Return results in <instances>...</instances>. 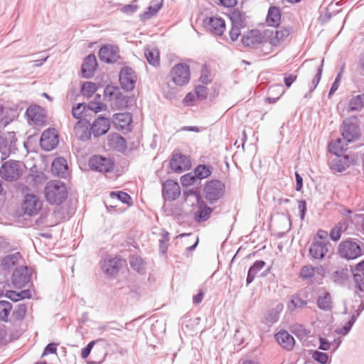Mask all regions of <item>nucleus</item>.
<instances>
[{
    "instance_id": "ddd939ff",
    "label": "nucleus",
    "mask_w": 364,
    "mask_h": 364,
    "mask_svg": "<svg viewBox=\"0 0 364 364\" xmlns=\"http://www.w3.org/2000/svg\"><path fill=\"white\" fill-rule=\"evenodd\" d=\"M31 269L26 266L16 267L11 276V282L14 287L22 288L30 282Z\"/></svg>"
},
{
    "instance_id": "13d9d810",
    "label": "nucleus",
    "mask_w": 364,
    "mask_h": 364,
    "mask_svg": "<svg viewBox=\"0 0 364 364\" xmlns=\"http://www.w3.org/2000/svg\"><path fill=\"white\" fill-rule=\"evenodd\" d=\"M312 358L320 364H326L328 360V354L319 350H314L312 353Z\"/></svg>"
},
{
    "instance_id": "680f3d73",
    "label": "nucleus",
    "mask_w": 364,
    "mask_h": 364,
    "mask_svg": "<svg viewBox=\"0 0 364 364\" xmlns=\"http://www.w3.org/2000/svg\"><path fill=\"white\" fill-rule=\"evenodd\" d=\"M183 196L186 199H187L190 196H193L196 198V200L197 203L201 202L202 203V197L200 196V192L196 189H188L183 191Z\"/></svg>"
},
{
    "instance_id": "0eeeda50",
    "label": "nucleus",
    "mask_w": 364,
    "mask_h": 364,
    "mask_svg": "<svg viewBox=\"0 0 364 364\" xmlns=\"http://www.w3.org/2000/svg\"><path fill=\"white\" fill-rule=\"evenodd\" d=\"M341 134L343 139L348 143L354 142L360 139L361 136L360 129L355 117L343 120L341 127Z\"/></svg>"
},
{
    "instance_id": "3c124183",
    "label": "nucleus",
    "mask_w": 364,
    "mask_h": 364,
    "mask_svg": "<svg viewBox=\"0 0 364 364\" xmlns=\"http://www.w3.org/2000/svg\"><path fill=\"white\" fill-rule=\"evenodd\" d=\"M163 6V1H161L160 3L154 5L149 6L147 7V10L141 14V18L144 19H149L154 15L156 14L158 11L161 9Z\"/></svg>"
},
{
    "instance_id": "c03bdc74",
    "label": "nucleus",
    "mask_w": 364,
    "mask_h": 364,
    "mask_svg": "<svg viewBox=\"0 0 364 364\" xmlns=\"http://www.w3.org/2000/svg\"><path fill=\"white\" fill-rule=\"evenodd\" d=\"M110 196L117 198L119 201L127 205H131L132 203V197L127 193L122 191H112Z\"/></svg>"
},
{
    "instance_id": "774afa93",
    "label": "nucleus",
    "mask_w": 364,
    "mask_h": 364,
    "mask_svg": "<svg viewBox=\"0 0 364 364\" xmlns=\"http://www.w3.org/2000/svg\"><path fill=\"white\" fill-rule=\"evenodd\" d=\"M297 75L293 73L284 74V82L287 87H290L291 85L296 81Z\"/></svg>"
},
{
    "instance_id": "f03ea898",
    "label": "nucleus",
    "mask_w": 364,
    "mask_h": 364,
    "mask_svg": "<svg viewBox=\"0 0 364 364\" xmlns=\"http://www.w3.org/2000/svg\"><path fill=\"white\" fill-rule=\"evenodd\" d=\"M363 242L356 238H347L339 243L338 254L341 258L348 260L355 259L363 254Z\"/></svg>"
},
{
    "instance_id": "393cba45",
    "label": "nucleus",
    "mask_w": 364,
    "mask_h": 364,
    "mask_svg": "<svg viewBox=\"0 0 364 364\" xmlns=\"http://www.w3.org/2000/svg\"><path fill=\"white\" fill-rule=\"evenodd\" d=\"M198 204V210L196 211L194 214V220L197 223H201L205 222L208 220L211 213L213 211V209L212 208L208 207L203 200H202L201 202L197 203Z\"/></svg>"
},
{
    "instance_id": "0e129e2a",
    "label": "nucleus",
    "mask_w": 364,
    "mask_h": 364,
    "mask_svg": "<svg viewBox=\"0 0 364 364\" xmlns=\"http://www.w3.org/2000/svg\"><path fill=\"white\" fill-rule=\"evenodd\" d=\"M341 73H342V71L339 72L337 74V75H336V78L334 80V82L331 85V87L330 90H329L328 94V98H331V97L338 90V88L339 87V83H340V81H341Z\"/></svg>"
},
{
    "instance_id": "e433bc0d",
    "label": "nucleus",
    "mask_w": 364,
    "mask_h": 364,
    "mask_svg": "<svg viewBox=\"0 0 364 364\" xmlns=\"http://www.w3.org/2000/svg\"><path fill=\"white\" fill-rule=\"evenodd\" d=\"M144 55L148 61V63L156 67L159 65V52L156 48H147L144 51Z\"/></svg>"
},
{
    "instance_id": "603ef678",
    "label": "nucleus",
    "mask_w": 364,
    "mask_h": 364,
    "mask_svg": "<svg viewBox=\"0 0 364 364\" xmlns=\"http://www.w3.org/2000/svg\"><path fill=\"white\" fill-rule=\"evenodd\" d=\"M198 181L193 171L188 173L181 177V183L183 186L188 187Z\"/></svg>"
},
{
    "instance_id": "2f4dec72",
    "label": "nucleus",
    "mask_w": 364,
    "mask_h": 364,
    "mask_svg": "<svg viewBox=\"0 0 364 364\" xmlns=\"http://www.w3.org/2000/svg\"><path fill=\"white\" fill-rule=\"evenodd\" d=\"M113 117L115 124L122 129L129 126L132 122V114L129 112L116 113Z\"/></svg>"
},
{
    "instance_id": "338daca9",
    "label": "nucleus",
    "mask_w": 364,
    "mask_h": 364,
    "mask_svg": "<svg viewBox=\"0 0 364 364\" xmlns=\"http://www.w3.org/2000/svg\"><path fill=\"white\" fill-rule=\"evenodd\" d=\"M242 28V27L232 25L231 29L229 31V35L231 41H235L238 38L239 36L241 33L240 31Z\"/></svg>"
},
{
    "instance_id": "f704fd0d",
    "label": "nucleus",
    "mask_w": 364,
    "mask_h": 364,
    "mask_svg": "<svg viewBox=\"0 0 364 364\" xmlns=\"http://www.w3.org/2000/svg\"><path fill=\"white\" fill-rule=\"evenodd\" d=\"M213 171V167L210 165L200 164L197 166L193 172L198 180L206 178L210 176Z\"/></svg>"
},
{
    "instance_id": "39448f33",
    "label": "nucleus",
    "mask_w": 364,
    "mask_h": 364,
    "mask_svg": "<svg viewBox=\"0 0 364 364\" xmlns=\"http://www.w3.org/2000/svg\"><path fill=\"white\" fill-rule=\"evenodd\" d=\"M204 197L210 204L218 201L225 193L224 183L218 179L208 181L203 188Z\"/></svg>"
},
{
    "instance_id": "a878e982",
    "label": "nucleus",
    "mask_w": 364,
    "mask_h": 364,
    "mask_svg": "<svg viewBox=\"0 0 364 364\" xmlns=\"http://www.w3.org/2000/svg\"><path fill=\"white\" fill-rule=\"evenodd\" d=\"M121 262V259L118 257L105 259L102 264V269L107 276H113L117 273Z\"/></svg>"
},
{
    "instance_id": "6ab92c4d",
    "label": "nucleus",
    "mask_w": 364,
    "mask_h": 364,
    "mask_svg": "<svg viewBox=\"0 0 364 364\" xmlns=\"http://www.w3.org/2000/svg\"><path fill=\"white\" fill-rule=\"evenodd\" d=\"M353 275V269L348 267H341L334 272L331 275V279L333 283L340 287H346L349 282L351 275Z\"/></svg>"
},
{
    "instance_id": "c756f323",
    "label": "nucleus",
    "mask_w": 364,
    "mask_h": 364,
    "mask_svg": "<svg viewBox=\"0 0 364 364\" xmlns=\"http://www.w3.org/2000/svg\"><path fill=\"white\" fill-rule=\"evenodd\" d=\"M21 258V255L18 252L7 255L3 257L1 260V266L4 269L9 270L16 266L18 264V260Z\"/></svg>"
},
{
    "instance_id": "58836bf2",
    "label": "nucleus",
    "mask_w": 364,
    "mask_h": 364,
    "mask_svg": "<svg viewBox=\"0 0 364 364\" xmlns=\"http://www.w3.org/2000/svg\"><path fill=\"white\" fill-rule=\"evenodd\" d=\"M255 31L252 30L242 37L241 41L245 47L252 48L259 43L258 37L255 35Z\"/></svg>"
},
{
    "instance_id": "37998d69",
    "label": "nucleus",
    "mask_w": 364,
    "mask_h": 364,
    "mask_svg": "<svg viewBox=\"0 0 364 364\" xmlns=\"http://www.w3.org/2000/svg\"><path fill=\"white\" fill-rule=\"evenodd\" d=\"M130 266L133 270L142 274L145 272L144 260L140 257H132L130 259Z\"/></svg>"
},
{
    "instance_id": "9b49d317",
    "label": "nucleus",
    "mask_w": 364,
    "mask_h": 364,
    "mask_svg": "<svg viewBox=\"0 0 364 364\" xmlns=\"http://www.w3.org/2000/svg\"><path fill=\"white\" fill-rule=\"evenodd\" d=\"M89 166L92 171L100 173H109L114 168V162L109 158L100 155H94L89 159Z\"/></svg>"
},
{
    "instance_id": "7c9ffc66",
    "label": "nucleus",
    "mask_w": 364,
    "mask_h": 364,
    "mask_svg": "<svg viewBox=\"0 0 364 364\" xmlns=\"http://www.w3.org/2000/svg\"><path fill=\"white\" fill-rule=\"evenodd\" d=\"M265 264L266 262L263 260H257L252 264L247 272L246 279L247 285H249L254 281L257 273L265 266Z\"/></svg>"
},
{
    "instance_id": "b1692460",
    "label": "nucleus",
    "mask_w": 364,
    "mask_h": 364,
    "mask_svg": "<svg viewBox=\"0 0 364 364\" xmlns=\"http://www.w3.org/2000/svg\"><path fill=\"white\" fill-rule=\"evenodd\" d=\"M90 126L87 120H79L75 125L76 136L82 141L90 139L92 134Z\"/></svg>"
},
{
    "instance_id": "f257e3e1",
    "label": "nucleus",
    "mask_w": 364,
    "mask_h": 364,
    "mask_svg": "<svg viewBox=\"0 0 364 364\" xmlns=\"http://www.w3.org/2000/svg\"><path fill=\"white\" fill-rule=\"evenodd\" d=\"M46 200L51 205H60L68 198L67 188L60 181H53L47 183L44 189Z\"/></svg>"
},
{
    "instance_id": "5fc2aeb1",
    "label": "nucleus",
    "mask_w": 364,
    "mask_h": 364,
    "mask_svg": "<svg viewBox=\"0 0 364 364\" xmlns=\"http://www.w3.org/2000/svg\"><path fill=\"white\" fill-rule=\"evenodd\" d=\"M105 108V105L96 101H90L88 104H86L87 112L89 111L93 112L94 113H98Z\"/></svg>"
},
{
    "instance_id": "052dcab7",
    "label": "nucleus",
    "mask_w": 364,
    "mask_h": 364,
    "mask_svg": "<svg viewBox=\"0 0 364 364\" xmlns=\"http://www.w3.org/2000/svg\"><path fill=\"white\" fill-rule=\"evenodd\" d=\"M195 94L198 100H205L208 95V88L204 85H198L195 87Z\"/></svg>"
},
{
    "instance_id": "9d476101",
    "label": "nucleus",
    "mask_w": 364,
    "mask_h": 364,
    "mask_svg": "<svg viewBox=\"0 0 364 364\" xmlns=\"http://www.w3.org/2000/svg\"><path fill=\"white\" fill-rule=\"evenodd\" d=\"M119 80L122 88L124 91H132L137 80L136 73L132 68L124 66L119 72Z\"/></svg>"
},
{
    "instance_id": "49530a36",
    "label": "nucleus",
    "mask_w": 364,
    "mask_h": 364,
    "mask_svg": "<svg viewBox=\"0 0 364 364\" xmlns=\"http://www.w3.org/2000/svg\"><path fill=\"white\" fill-rule=\"evenodd\" d=\"M324 64V59H322L321 62V65L316 70V74L315 75L314 77L312 79L311 83L309 85V92H312L314 91V90L316 88L317 85H318L321 75L323 72V68Z\"/></svg>"
},
{
    "instance_id": "e2e57ef3",
    "label": "nucleus",
    "mask_w": 364,
    "mask_h": 364,
    "mask_svg": "<svg viewBox=\"0 0 364 364\" xmlns=\"http://www.w3.org/2000/svg\"><path fill=\"white\" fill-rule=\"evenodd\" d=\"M99 341H100V339L95 340V341H92L89 342L87 343V345L85 348H83L82 349V351H81V357H82V358L85 359V358H87L90 355V354L91 351H92V349L93 348L94 346Z\"/></svg>"
},
{
    "instance_id": "4d7b16f0",
    "label": "nucleus",
    "mask_w": 364,
    "mask_h": 364,
    "mask_svg": "<svg viewBox=\"0 0 364 364\" xmlns=\"http://www.w3.org/2000/svg\"><path fill=\"white\" fill-rule=\"evenodd\" d=\"M27 307L26 304H20L13 311V316L17 320H23L26 314Z\"/></svg>"
},
{
    "instance_id": "c85d7f7f",
    "label": "nucleus",
    "mask_w": 364,
    "mask_h": 364,
    "mask_svg": "<svg viewBox=\"0 0 364 364\" xmlns=\"http://www.w3.org/2000/svg\"><path fill=\"white\" fill-rule=\"evenodd\" d=\"M68 168L66 161L61 158L55 159L51 164L52 172L61 178L65 176Z\"/></svg>"
},
{
    "instance_id": "ea45409f",
    "label": "nucleus",
    "mask_w": 364,
    "mask_h": 364,
    "mask_svg": "<svg viewBox=\"0 0 364 364\" xmlns=\"http://www.w3.org/2000/svg\"><path fill=\"white\" fill-rule=\"evenodd\" d=\"M353 280L355 282V294L360 298H364V281L361 279L359 273H353Z\"/></svg>"
},
{
    "instance_id": "7ed1b4c3",
    "label": "nucleus",
    "mask_w": 364,
    "mask_h": 364,
    "mask_svg": "<svg viewBox=\"0 0 364 364\" xmlns=\"http://www.w3.org/2000/svg\"><path fill=\"white\" fill-rule=\"evenodd\" d=\"M341 140L338 139L336 143H331L328 145L329 151L336 156L330 161V168L333 172L342 173L350 166L348 156H342L344 149L339 146Z\"/></svg>"
},
{
    "instance_id": "8fccbe9b",
    "label": "nucleus",
    "mask_w": 364,
    "mask_h": 364,
    "mask_svg": "<svg viewBox=\"0 0 364 364\" xmlns=\"http://www.w3.org/2000/svg\"><path fill=\"white\" fill-rule=\"evenodd\" d=\"M356 320L355 317L351 316L350 319L341 328L336 330V332L338 334L346 336L350 331Z\"/></svg>"
},
{
    "instance_id": "4c0bfd02",
    "label": "nucleus",
    "mask_w": 364,
    "mask_h": 364,
    "mask_svg": "<svg viewBox=\"0 0 364 364\" xmlns=\"http://www.w3.org/2000/svg\"><path fill=\"white\" fill-rule=\"evenodd\" d=\"M364 106V94L358 95L352 97L348 102L350 111H360Z\"/></svg>"
},
{
    "instance_id": "412c9836",
    "label": "nucleus",
    "mask_w": 364,
    "mask_h": 364,
    "mask_svg": "<svg viewBox=\"0 0 364 364\" xmlns=\"http://www.w3.org/2000/svg\"><path fill=\"white\" fill-rule=\"evenodd\" d=\"M90 125V129L92 130V134L94 136L97 137L105 134L109 131L110 122L107 117H99Z\"/></svg>"
},
{
    "instance_id": "dca6fc26",
    "label": "nucleus",
    "mask_w": 364,
    "mask_h": 364,
    "mask_svg": "<svg viewBox=\"0 0 364 364\" xmlns=\"http://www.w3.org/2000/svg\"><path fill=\"white\" fill-rule=\"evenodd\" d=\"M181 194V188L178 182L166 180L162 185V196L165 200L173 201Z\"/></svg>"
},
{
    "instance_id": "6e6552de",
    "label": "nucleus",
    "mask_w": 364,
    "mask_h": 364,
    "mask_svg": "<svg viewBox=\"0 0 364 364\" xmlns=\"http://www.w3.org/2000/svg\"><path fill=\"white\" fill-rule=\"evenodd\" d=\"M104 95L109 100H114L119 109L127 108L132 101L131 97L124 95L121 90L117 86L107 85L104 90Z\"/></svg>"
},
{
    "instance_id": "79ce46f5",
    "label": "nucleus",
    "mask_w": 364,
    "mask_h": 364,
    "mask_svg": "<svg viewBox=\"0 0 364 364\" xmlns=\"http://www.w3.org/2000/svg\"><path fill=\"white\" fill-rule=\"evenodd\" d=\"M12 309V304L6 300L0 301V318L3 321H8V316Z\"/></svg>"
},
{
    "instance_id": "4be33fe9",
    "label": "nucleus",
    "mask_w": 364,
    "mask_h": 364,
    "mask_svg": "<svg viewBox=\"0 0 364 364\" xmlns=\"http://www.w3.org/2000/svg\"><path fill=\"white\" fill-rule=\"evenodd\" d=\"M170 168L176 173H181L188 168L189 161L182 154H174L169 162Z\"/></svg>"
},
{
    "instance_id": "5701e85b",
    "label": "nucleus",
    "mask_w": 364,
    "mask_h": 364,
    "mask_svg": "<svg viewBox=\"0 0 364 364\" xmlns=\"http://www.w3.org/2000/svg\"><path fill=\"white\" fill-rule=\"evenodd\" d=\"M274 338L277 342L287 350H291L295 345L294 338L286 330L277 332Z\"/></svg>"
},
{
    "instance_id": "c9c22d12",
    "label": "nucleus",
    "mask_w": 364,
    "mask_h": 364,
    "mask_svg": "<svg viewBox=\"0 0 364 364\" xmlns=\"http://www.w3.org/2000/svg\"><path fill=\"white\" fill-rule=\"evenodd\" d=\"M291 28H284L281 30H276L274 37L270 38L269 43L273 46H277L281 41L289 36Z\"/></svg>"
},
{
    "instance_id": "2eb2a0df",
    "label": "nucleus",
    "mask_w": 364,
    "mask_h": 364,
    "mask_svg": "<svg viewBox=\"0 0 364 364\" xmlns=\"http://www.w3.org/2000/svg\"><path fill=\"white\" fill-rule=\"evenodd\" d=\"M329 246L330 242L313 240L309 249L310 257L313 259L322 260L328 254Z\"/></svg>"
},
{
    "instance_id": "a18cd8bd",
    "label": "nucleus",
    "mask_w": 364,
    "mask_h": 364,
    "mask_svg": "<svg viewBox=\"0 0 364 364\" xmlns=\"http://www.w3.org/2000/svg\"><path fill=\"white\" fill-rule=\"evenodd\" d=\"M80 91L83 96L90 97L97 91V85L92 82H85L82 85Z\"/></svg>"
},
{
    "instance_id": "72a5a7b5",
    "label": "nucleus",
    "mask_w": 364,
    "mask_h": 364,
    "mask_svg": "<svg viewBox=\"0 0 364 364\" xmlns=\"http://www.w3.org/2000/svg\"><path fill=\"white\" fill-rule=\"evenodd\" d=\"M283 309V304H279L275 308L271 309L268 311L266 316L265 321L267 324H273L278 321L280 313Z\"/></svg>"
},
{
    "instance_id": "20e7f679",
    "label": "nucleus",
    "mask_w": 364,
    "mask_h": 364,
    "mask_svg": "<svg viewBox=\"0 0 364 364\" xmlns=\"http://www.w3.org/2000/svg\"><path fill=\"white\" fill-rule=\"evenodd\" d=\"M23 173L21 163L10 159L4 162L0 167V176L6 181H17Z\"/></svg>"
},
{
    "instance_id": "bf43d9fd",
    "label": "nucleus",
    "mask_w": 364,
    "mask_h": 364,
    "mask_svg": "<svg viewBox=\"0 0 364 364\" xmlns=\"http://www.w3.org/2000/svg\"><path fill=\"white\" fill-rule=\"evenodd\" d=\"M199 81L203 85H208L211 82L212 79L210 77V72L207 69L206 66L204 65L201 70V74L199 78Z\"/></svg>"
},
{
    "instance_id": "6e6d98bb",
    "label": "nucleus",
    "mask_w": 364,
    "mask_h": 364,
    "mask_svg": "<svg viewBox=\"0 0 364 364\" xmlns=\"http://www.w3.org/2000/svg\"><path fill=\"white\" fill-rule=\"evenodd\" d=\"M122 328L123 326L117 323L116 321H109L102 326H100L97 329L100 331H105L109 329L122 331Z\"/></svg>"
},
{
    "instance_id": "864d4df0",
    "label": "nucleus",
    "mask_w": 364,
    "mask_h": 364,
    "mask_svg": "<svg viewBox=\"0 0 364 364\" xmlns=\"http://www.w3.org/2000/svg\"><path fill=\"white\" fill-rule=\"evenodd\" d=\"M316 268L311 266H303L300 271V277L302 279H309L314 277Z\"/></svg>"
},
{
    "instance_id": "09e8293b",
    "label": "nucleus",
    "mask_w": 364,
    "mask_h": 364,
    "mask_svg": "<svg viewBox=\"0 0 364 364\" xmlns=\"http://www.w3.org/2000/svg\"><path fill=\"white\" fill-rule=\"evenodd\" d=\"M345 225L344 223H338L336 224L330 231L329 237L333 242H337L340 240L341 237V232L343 231V228Z\"/></svg>"
},
{
    "instance_id": "423d86ee",
    "label": "nucleus",
    "mask_w": 364,
    "mask_h": 364,
    "mask_svg": "<svg viewBox=\"0 0 364 364\" xmlns=\"http://www.w3.org/2000/svg\"><path fill=\"white\" fill-rule=\"evenodd\" d=\"M171 81L177 86L187 85L191 79L190 66L185 63H179L175 65L170 71Z\"/></svg>"
},
{
    "instance_id": "473e14b6",
    "label": "nucleus",
    "mask_w": 364,
    "mask_h": 364,
    "mask_svg": "<svg viewBox=\"0 0 364 364\" xmlns=\"http://www.w3.org/2000/svg\"><path fill=\"white\" fill-rule=\"evenodd\" d=\"M317 306L323 311H330L332 309V299L329 292L325 291L323 295H319L317 301Z\"/></svg>"
},
{
    "instance_id": "4468645a",
    "label": "nucleus",
    "mask_w": 364,
    "mask_h": 364,
    "mask_svg": "<svg viewBox=\"0 0 364 364\" xmlns=\"http://www.w3.org/2000/svg\"><path fill=\"white\" fill-rule=\"evenodd\" d=\"M58 144V135L56 129L48 128L45 130L40 139V146L45 151H51L55 148Z\"/></svg>"
},
{
    "instance_id": "a211bd4d",
    "label": "nucleus",
    "mask_w": 364,
    "mask_h": 364,
    "mask_svg": "<svg viewBox=\"0 0 364 364\" xmlns=\"http://www.w3.org/2000/svg\"><path fill=\"white\" fill-rule=\"evenodd\" d=\"M203 25L207 31L216 35L222 36L225 29V23L222 18L211 16L203 21Z\"/></svg>"
},
{
    "instance_id": "1a4fd4ad",
    "label": "nucleus",
    "mask_w": 364,
    "mask_h": 364,
    "mask_svg": "<svg viewBox=\"0 0 364 364\" xmlns=\"http://www.w3.org/2000/svg\"><path fill=\"white\" fill-rule=\"evenodd\" d=\"M100 60L107 64L123 63L122 58L119 55V48L116 45L105 44L99 50Z\"/></svg>"
},
{
    "instance_id": "69168bd1",
    "label": "nucleus",
    "mask_w": 364,
    "mask_h": 364,
    "mask_svg": "<svg viewBox=\"0 0 364 364\" xmlns=\"http://www.w3.org/2000/svg\"><path fill=\"white\" fill-rule=\"evenodd\" d=\"M318 341H319L318 349H320L321 350H329L332 349L331 346H332V345H333V343H331L326 338L320 336L318 338Z\"/></svg>"
},
{
    "instance_id": "f3484780",
    "label": "nucleus",
    "mask_w": 364,
    "mask_h": 364,
    "mask_svg": "<svg viewBox=\"0 0 364 364\" xmlns=\"http://www.w3.org/2000/svg\"><path fill=\"white\" fill-rule=\"evenodd\" d=\"M42 207V203L38 197L33 194H27L23 204L24 213L32 216L38 213Z\"/></svg>"
},
{
    "instance_id": "bb28decb",
    "label": "nucleus",
    "mask_w": 364,
    "mask_h": 364,
    "mask_svg": "<svg viewBox=\"0 0 364 364\" xmlns=\"http://www.w3.org/2000/svg\"><path fill=\"white\" fill-rule=\"evenodd\" d=\"M229 18L232 26L245 28L247 26V16L238 9L234 8L228 14Z\"/></svg>"
},
{
    "instance_id": "de8ad7c7",
    "label": "nucleus",
    "mask_w": 364,
    "mask_h": 364,
    "mask_svg": "<svg viewBox=\"0 0 364 364\" xmlns=\"http://www.w3.org/2000/svg\"><path fill=\"white\" fill-rule=\"evenodd\" d=\"M306 304L307 301L301 299L299 294H294L291 296L288 309L293 310L296 308H302Z\"/></svg>"
},
{
    "instance_id": "f8f14e48",
    "label": "nucleus",
    "mask_w": 364,
    "mask_h": 364,
    "mask_svg": "<svg viewBox=\"0 0 364 364\" xmlns=\"http://www.w3.org/2000/svg\"><path fill=\"white\" fill-rule=\"evenodd\" d=\"M28 121L31 122L33 127L41 129L46 124V115L43 107L38 105L30 106L26 111Z\"/></svg>"
},
{
    "instance_id": "cd10ccee",
    "label": "nucleus",
    "mask_w": 364,
    "mask_h": 364,
    "mask_svg": "<svg viewBox=\"0 0 364 364\" xmlns=\"http://www.w3.org/2000/svg\"><path fill=\"white\" fill-rule=\"evenodd\" d=\"M281 21V11L279 7L271 6L267 12L266 23L267 26L277 28Z\"/></svg>"
},
{
    "instance_id": "aec40b11",
    "label": "nucleus",
    "mask_w": 364,
    "mask_h": 364,
    "mask_svg": "<svg viewBox=\"0 0 364 364\" xmlns=\"http://www.w3.org/2000/svg\"><path fill=\"white\" fill-rule=\"evenodd\" d=\"M97 68V61L95 54H89L84 60L81 66V73L83 77L89 79L94 76Z\"/></svg>"
},
{
    "instance_id": "a19ab883",
    "label": "nucleus",
    "mask_w": 364,
    "mask_h": 364,
    "mask_svg": "<svg viewBox=\"0 0 364 364\" xmlns=\"http://www.w3.org/2000/svg\"><path fill=\"white\" fill-rule=\"evenodd\" d=\"M73 117L75 119H80L87 114L86 103L81 102L75 104L72 108Z\"/></svg>"
}]
</instances>
